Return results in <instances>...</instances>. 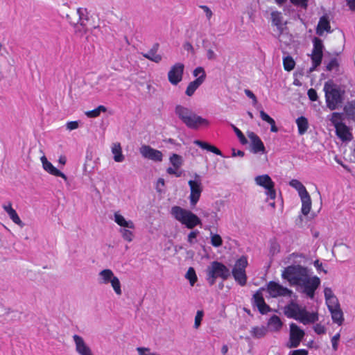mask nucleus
Segmentation results:
<instances>
[{"mask_svg": "<svg viewBox=\"0 0 355 355\" xmlns=\"http://www.w3.org/2000/svg\"><path fill=\"white\" fill-rule=\"evenodd\" d=\"M282 279L291 286H299L302 293L310 299H313L315 291L320 286V279L311 276L310 270L300 264H292L285 267L282 272Z\"/></svg>", "mask_w": 355, "mask_h": 355, "instance_id": "obj_1", "label": "nucleus"}, {"mask_svg": "<svg viewBox=\"0 0 355 355\" xmlns=\"http://www.w3.org/2000/svg\"><path fill=\"white\" fill-rule=\"evenodd\" d=\"M175 113L178 119L190 129L197 130L200 126H208L209 124L206 119L196 114L191 108L181 105L175 106Z\"/></svg>", "mask_w": 355, "mask_h": 355, "instance_id": "obj_2", "label": "nucleus"}, {"mask_svg": "<svg viewBox=\"0 0 355 355\" xmlns=\"http://www.w3.org/2000/svg\"><path fill=\"white\" fill-rule=\"evenodd\" d=\"M284 313L288 318H293L303 324L314 323L318 320L316 313H309L304 307H301L293 299L284 306Z\"/></svg>", "mask_w": 355, "mask_h": 355, "instance_id": "obj_3", "label": "nucleus"}, {"mask_svg": "<svg viewBox=\"0 0 355 355\" xmlns=\"http://www.w3.org/2000/svg\"><path fill=\"white\" fill-rule=\"evenodd\" d=\"M324 92L327 107L331 110L340 107L344 101L345 91L340 86L329 80L324 83Z\"/></svg>", "mask_w": 355, "mask_h": 355, "instance_id": "obj_4", "label": "nucleus"}, {"mask_svg": "<svg viewBox=\"0 0 355 355\" xmlns=\"http://www.w3.org/2000/svg\"><path fill=\"white\" fill-rule=\"evenodd\" d=\"M171 214L188 229H193L196 225H201L200 219L196 214L179 206L172 207Z\"/></svg>", "mask_w": 355, "mask_h": 355, "instance_id": "obj_5", "label": "nucleus"}, {"mask_svg": "<svg viewBox=\"0 0 355 355\" xmlns=\"http://www.w3.org/2000/svg\"><path fill=\"white\" fill-rule=\"evenodd\" d=\"M231 275L230 269L223 263L214 261L207 268V281L210 286L216 283L217 278L227 279Z\"/></svg>", "mask_w": 355, "mask_h": 355, "instance_id": "obj_6", "label": "nucleus"}, {"mask_svg": "<svg viewBox=\"0 0 355 355\" xmlns=\"http://www.w3.org/2000/svg\"><path fill=\"white\" fill-rule=\"evenodd\" d=\"M248 259L245 256H241L237 259L231 272L234 280L241 286H244L247 283V275L245 268L248 266Z\"/></svg>", "mask_w": 355, "mask_h": 355, "instance_id": "obj_7", "label": "nucleus"}, {"mask_svg": "<svg viewBox=\"0 0 355 355\" xmlns=\"http://www.w3.org/2000/svg\"><path fill=\"white\" fill-rule=\"evenodd\" d=\"M268 291L271 297H277L279 296H287L295 300L297 297V295L295 294L292 290L288 289L286 287L283 286L273 281H270L268 284Z\"/></svg>", "mask_w": 355, "mask_h": 355, "instance_id": "obj_8", "label": "nucleus"}, {"mask_svg": "<svg viewBox=\"0 0 355 355\" xmlns=\"http://www.w3.org/2000/svg\"><path fill=\"white\" fill-rule=\"evenodd\" d=\"M305 335L304 331L301 329L295 323L290 324L289 340L286 346L288 348L297 347Z\"/></svg>", "mask_w": 355, "mask_h": 355, "instance_id": "obj_9", "label": "nucleus"}, {"mask_svg": "<svg viewBox=\"0 0 355 355\" xmlns=\"http://www.w3.org/2000/svg\"><path fill=\"white\" fill-rule=\"evenodd\" d=\"M194 178L195 179L193 180H191L188 182L191 191L189 198L191 205H196L202 191L200 176L198 174L195 173Z\"/></svg>", "mask_w": 355, "mask_h": 355, "instance_id": "obj_10", "label": "nucleus"}, {"mask_svg": "<svg viewBox=\"0 0 355 355\" xmlns=\"http://www.w3.org/2000/svg\"><path fill=\"white\" fill-rule=\"evenodd\" d=\"M254 180L257 185L263 187L266 190V193L268 197L272 200L275 198V183L268 175H258L255 178Z\"/></svg>", "mask_w": 355, "mask_h": 355, "instance_id": "obj_11", "label": "nucleus"}, {"mask_svg": "<svg viewBox=\"0 0 355 355\" xmlns=\"http://www.w3.org/2000/svg\"><path fill=\"white\" fill-rule=\"evenodd\" d=\"M184 65L178 62L173 65L168 73V81L173 85H177L182 80Z\"/></svg>", "mask_w": 355, "mask_h": 355, "instance_id": "obj_12", "label": "nucleus"}, {"mask_svg": "<svg viewBox=\"0 0 355 355\" xmlns=\"http://www.w3.org/2000/svg\"><path fill=\"white\" fill-rule=\"evenodd\" d=\"M139 152L143 157L156 162H160L163 159L162 153L148 145H143L139 148Z\"/></svg>", "mask_w": 355, "mask_h": 355, "instance_id": "obj_13", "label": "nucleus"}, {"mask_svg": "<svg viewBox=\"0 0 355 355\" xmlns=\"http://www.w3.org/2000/svg\"><path fill=\"white\" fill-rule=\"evenodd\" d=\"M84 11L87 12V9L78 8L77 10L79 21L74 24L75 33L79 37H83L87 32L88 18L85 15Z\"/></svg>", "mask_w": 355, "mask_h": 355, "instance_id": "obj_14", "label": "nucleus"}, {"mask_svg": "<svg viewBox=\"0 0 355 355\" xmlns=\"http://www.w3.org/2000/svg\"><path fill=\"white\" fill-rule=\"evenodd\" d=\"M252 304L257 306L261 314H266L270 311V306L265 302L263 295L260 291H257L252 297Z\"/></svg>", "mask_w": 355, "mask_h": 355, "instance_id": "obj_15", "label": "nucleus"}, {"mask_svg": "<svg viewBox=\"0 0 355 355\" xmlns=\"http://www.w3.org/2000/svg\"><path fill=\"white\" fill-rule=\"evenodd\" d=\"M248 137L251 141V151L254 153H266V148L261 139L254 132H248Z\"/></svg>", "mask_w": 355, "mask_h": 355, "instance_id": "obj_16", "label": "nucleus"}, {"mask_svg": "<svg viewBox=\"0 0 355 355\" xmlns=\"http://www.w3.org/2000/svg\"><path fill=\"white\" fill-rule=\"evenodd\" d=\"M40 159L42 164V167L46 172L52 175L61 177L64 180V181H67L68 178L67 175L57 168H55L50 162H49L44 155L42 156Z\"/></svg>", "mask_w": 355, "mask_h": 355, "instance_id": "obj_17", "label": "nucleus"}, {"mask_svg": "<svg viewBox=\"0 0 355 355\" xmlns=\"http://www.w3.org/2000/svg\"><path fill=\"white\" fill-rule=\"evenodd\" d=\"M336 135L343 141H349L352 139V134L349 128L343 123L340 122L335 124Z\"/></svg>", "mask_w": 355, "mask_h": 355, "instance_id": "obj_18", "label": "nucleus"}, {"mask_svg": "<svg viewBox=\"0 0 355 355\" xmlns=\"http://www.w3.org/2000/svg\"><path fill=\"white\" fill-rule=\"evenodd\" d=\"M328 309L331 314V318L334 323L341 325L344 321L343 313L340 308L339 304L334 305L328 304Z\"/></svg>", "mask_w": 355, "mask_h": 355, "instance_id": "obj_19", "label": "nucleus"}, {"mask_svg": "<svg viewBox=\"0 0 355 355\" xmlns=\"http://www.w3.org/2000/svg\"><path fill=\"white\" fill-rule=\"evenodd\" d=\"M76 350L80 355H89V347L86 345L84 340L78 335H73Z\"/></svg>", "mask_w": 355, "mask_h": 355, "instance_id": "obj_20", "label": "nucleus"}, {"mask_svg": "<svg viewBox=\"0 0 355 355\" xmlns=\"http://www.w3.org/2000/svg\"><path fill=\"white\" fill-rule=\"evenodd\" d=\"M193 144L203 150L211 152L217 155H223L222 152L218 148L207 142L197 139L193 141Z\"/></svg>", "mask_w": 355, "mask_h": 355, "instance_id": "obj_21", "label": "nucleus"}, {"mask_svg": "<svg viewBox=\"0 0 355 355\" xmlns=\"http://www.w3.org/2000/svg\"><path fill=\"white\" fill-rule=\"evenodd\" d=\"M330 24L326 16H322L320 18L319 22L316 28V33L318 35H322L324 31L330 32Z\"/></svg>", "mask_w": 355, "mask_h": 355, "instance_id": "obj_22", "label": "nucleus"}, {"mask_svg": "<svg viewBox=\"0 0 355 355\" xmlns=\"http://www.w3.org/2000/svg\"><path fill=\"white\" fill-rule=\"evenodd\" d=\"M271 16V21L272 24L277 27V28L279 31V33H282L283 31V17L281 12L279 11H272L270 14Z\"/></svg>", "mask_w": 355, "mask_h": 355, "instance_id": "obj_23", "label": "nucleus"}, {"mask_svg": "<svg viewBox=\"0 0 355 355\" xmlns=\"http://www.w3.org/2000/svg\"><path fill=\"white\" fill-rule=\"evenodd\" d=\"M302 201V213L306 216L311 208V199L309 193L307 192L300 196Z\"/></svg>", "mask_w": 355, "mask_h": 355, "instance_id": "obj_24", "label": "nucleus"}, {"mask_svg": "<svg viewBox=\"0 0 355 355\" xmlns=\"http://www.w3.org/2000/svg\"><path fill=\"white\" fill-rule=\"evenodd\" d=\"M112 153L114 155V160L116 162H122L125 157L122 154L120 143H114L112 146Z\"/></svg>", "mask_w": 355, "mask_h": 355, "instance_id": "obj_25", "label": "nucleus"}, {"mask_svg": "<svg viewBox=\"0 0 355 355\" xmlns=\"http://www.w3.org/2000/svg\"><path fill=\"white\" fill-rule=\"evenodd\" d=\"M343 110L348 119L355 121V100L347 102Z\"/></svg>", "mask_w": 355, "mask_h": 355, "instance_id": "obj_26", "label": "nucleus"}, {"mask_svg": "<svg viewBox=\"0 0 355 355\" xmlns=\"http://www.w3.org/2000/svg\"><path fill=\"white\" fill-rule=\"evenodd\" d=\"M202 82V78H196L193 81L189 83L188 85L187 89L185 91V94L188 96H191L193 95L196 90L203 83Z\"/></svg>", "mask_w": 355, "mask_h": 355, "instance_id": "obj_27", "label": "nucleus"}, {"mask_svg": "<svg viewBox=\"0 0 355 355\" xmlns=\"http://www.w3.org/2000/svg\"><path fill=\"white\" fill-rule=\"evenodd\" d=\"M296 123L298 128V133L300 135H303L306 133L309 128L308 120L304 116H300L296 119Z\"/></svg>", "mask_w": 355, "mask_h": 355, "instance_id": "obj_28", "label": "nucleus"}, {"mask_svg": "<svg viewBox=\"0 0 355 355\" xmlns=\"http://www.w3.org/2000/svg\"><path fill=\"white\" fill-rule=\"evenodd\" d=\"M114 221L121 227L134 229V223L131 220L127 221L123 216L118 213L114 214Z\"/></svg>", "mask_w": 355, "mask_h": 355, "instance_id": "obj_29", "label": "nucleus"}, {"mask_svg": "<svg viewBox=\"0 0 355 355\" xmlns=\"http://www.w3.org/2000/svg\"><path fill=\"white\" fill-rule=\"evenodd\" d=\"M324 295L326 300V302L328 304H338V299L334 295L332 290L330 288H325L324 289Z\"/></svg>", "mask_w": 355, "mask_h": 355, "instance_id": "obj_30", "label": "nucleus"}, {"mask_svg": "<svg viewBox=\"0 0 355 355\" xmlns=\"http://www.w3.org/2000/svg\"><path fill=\"white\" fill-rule=\"evenodd\" d=\"M289 184L297 191L300 197L308 192L306 187L297 180H292Z\"/></svg>", "mask_w": 355, "mask_h": 355, "instance_id": "obj_31", "label": "nucleus"}, {"mask_svg": "<svg viewBox=\"0 0 355 355\" xmlns=\"http://www.w3.org/2000/svg\"><path fill=\"white\" fill-rule=\"evenodd\" d=\"M141 54L145 58L155 63L160 62L162 58L161 55L157 54L156 52H154L152 50H149L147 53H142Z\"/></svg>", "mask_w": 355, "mask_h": 355, "instance_id": "obj_32", "label": "nucleus"}, {"mask_svg": "<svg viewBox=\"0 0 355 355\" xmlns=\"http://www.w3.org/2000/svg\"><path fill=\"white\" fill-rule=\"evenodd\" d=\"M169 160L170 163L175 168H179L183 164L182 157L175 153L172 154L169 158Z\"/></svg>", "mask_w": 355, "mask_h": 355, "instance_id": "obj_33", "label": "nucleus"}, {"mask_svg": "<svg viewBox=\"0 0 355 355\" xmlns=\"http://www.w3.org/2000/svg\"><path fill=\"white\" fill-rule=\"evenodd\" d=\"M284 68L287 71H292L295 66V62L291 55H287L283 59Z\"/></svg>", "mask_w": 355, "mask_h": 355, "instance_id": "obj_34", "label": "nucleus"}, {"mask_svg": "<svg viewBox=\"0 0 355 355\" xmlns=\"http://www.w3.org/2000/svg\"><path fill=\"white\" fill-rule=\"evenodd\" d=\"M8 216L12 222L18 225L19 227H23L24 226V223L21 220L17 211L14 209H9Z\"/></svg>", "mask_w": 355, "mask_h": 355, "instance_id": "obj_35", "label": "nucleus"}, {"mask_svg": "<svg viewBox=\"0 0 355 355\" xmlns=\"http://www.w3.org/2000/svg\"><path fill=\"white\" fill-rule=\"evenodd\" d=\"M100 275L103 279L104 284L110 283V282L114 278V275L113 272L110 269L103 270L100 272Z\"/></svg>", "mask_w": 355, "mask_h": 355, "instance_id": "obj_36", "label": "nucleus"}, {"mask_svg": "<svg viewBox=\"0 0 355 355\" xmlns=\"http://www.w3.org/2000/svg\"><path fill=\"white\" fill-rule=\"evenodd\" d=\"M268 325L272 327L275 330H279L282 326V322L279 317L276 315H273L269 319Z\"/></svg>", "mask_w": 355, "mask_h": 355, "instance_id": "obj_37", "label": "nucleus"}, {"mask_svg": "<svg viewBox=\"0 0 355 355\" xmlns=\"http://www.w3.org/2000/svg\"><path fill=\"white\" fill-rule=\"evenodd\" d=\"M266 332L267 329L264 327H253L251 331L252 336L256 338H261L263 337L266 335Z\"/></svg>", "mask_w": 355, "mask_h": 355, "instance_id": "obj_38", "label": "nucleus"}, {"mask_svg": "<svg viewBox=\"0 0 355 355\" xmlns=\"http://www.w3.org/2000/svg\"><path fill=\"white\" fill-rule=\"evenodd\" d=\"M313 48L312 51L323 53L324 45L322 40L318 37H314L313 40Z\"/></svg>", "mask_w": 355, "mask_h": 355, "instance_id": "obj_39", "label": "nucleus"}, {"mask_svg": "<svg viewBox=\"0 0 355 355\" xmlns=\"http://www.w3.org/2000/svg\"><path fill=\"white\" fill-rule=\"evenodd\" d=\"M185 277L189 281V283L191 286L194 285V284L197 282L198 278L193 268L190 267L188 269L185 275Z\"/></svg>", "mask_w": 355, "mask_h": 355, "instance_id": "obj_40", "label": "nucleus"}, {"mask_svg": "<svg viewBox=\"0 0 355 355\" xmlns=\"http://www.w3.org/2000/svg\"><path fill=\"white\" fill-rule=\"evenodd\" d=\"M211 243L214 247H220L223 245L221 236L219 234L211 233Z\"/></svg>", "mask_w": 355, "mask_h": 355, "instance_id": "obj_41", "label": "nucleus"}, {"mask_svg": "<svg viewBox=\"0 0 355 355\" xmlns=\"http://www.w3.org/2000/svg\"><path fill=\"white\" fill-rule=\"evenodd\" d=\"M323 53L313 52L311 55V58L312 60V63H315V67H318L320 65L322 60Z\"/></svg>", "mask_w": 355, "mask_h": 355, "instance_id": "obj_42", "label": "nucleus"}, {"mask_svg": "<svg viewBox=\"0 0 355 355\" xmlns=\"http://www.w3.org/2000/svg\"><path fill=\"white\" fill-rule=\"evenodd\" d=\"M110 282L111 283L112 286L114 291H115V293L117 295H121V283H120V281L118 279V277L114 276V278H112V279Z\"/></svg>", "mask_w": 355, "mask_h": 355, "instance_id": "obj_43", "label": "nucleus"}, {"mask_svg": "<svg viewBox=\"0 0 355 355\" xmlns=\"http://www.w3.org/2000/svg\"><path fill=\"white\" fill-rule=\"evenodd\" d=\"M193 76L197 77V78H202V82H205L206 79V73L204 68L202 67H196L193 71Z\"/></svg>", "mask_w": 355, "mask_h": 355, "instance_id": "obj_44", "label": "nucleus"}, {"mask_svg": "<svg viewBox=\"0 0 355 355\" xmlns=\"http://www.w3.org/2000/svg\"><path fill=\"white\" fill-rule=\"evenodd\" d=\"M107 108L104 105H99L98 107L90 110V118L97 117L101 112H105Z\"/></svg>", "mask_w": 355, "mask_h": 355, "instance_id": "obj_45", "label": "nucleus"}, {"mask_svg": "<svg viewBox=\"0 0 355 355\" xmlns=\"http://www.w3.org/2000/svg\"><path fill=\"white\" fill-rule=\"evenodd\" d=\"M204 316V311L202 310H198L196 313V317H195V322H194V326L193 327L195 329H198L200 326L201 322L202 320V318Z\"/></svg>", "mask_w": 355, "mask_h": 355, "instance_id": "obj_46", "label": "nucleus"}, {"mask_svg": "<svg viewBox=\"0 0 355 355\" xmlns=\"http://www.w3.org/2000/svg\"><path fill=\"white\" fill-rule=\"evenodd\" d=\"M233 129L236 136L238 137L241 144L245 145L248 143V140L243 134V132L236 126H233Z\"/></svg>", "mask_w": 355, "mask_h": 355, "instance_id": "obj_47", "label": "nucleus"}, {"mask_svg": "<svg viewBox=\"0 0 355 355\" xmlns=\"http://www.w3.org/2000/svg\"><path fill=\"white\" fill-rule=\"evenodd\" d=\"M291 3L297 7H300L303 9H306L308 7L309 0H290Z\"/></svg>", "mask_w": 355, "mask_h": 355, "instance_id": "obj_48", "label": "nucleus"}, {"mask_svg": "<svg viewBox=\"0 0 355 355\" xmlns=\"http://www.w3.org/2000/svg\"><path fill=\"white\" fill-rule=\"evenodd\" d=\"M338 67L339 64L338 60L336 58H334L331 59L330 62L327 64V65L326 66V69L327 71H331L335 68L338 69Z\"/></svg>", "mask_w": 355, "mask_h": 355, "instance_id": "obj_49", "label": "nucleus"}, {"mask_svg": "<svg viewBox=\"0 0 355 355\" xmlns=\"http://www.w3.org/2000/svg\"><path fill=\"white\" fill-rule=\"evenodd\" d=\"M121 232L122 234L123 238L125 241H127L128 242H130L132 241L133 234L130 230L123 229L121 230Z\"/></svg>", "mask_w": 355, "mask_h": 355, "instance_id": "obj_50", "label": "nucleus"}, {"mask_svg": "<svg viewBox=\"0 0 355 355\" xmlns=\"http://www.w3.org/2000/svg\"><path fill=\"white\" fill-rule=\"evenodd\" d=\"M340 333H338L336 335H334L331 338L332 348L334 351H337V349H338V340L340 339Z\"/></svg>", "mask_w": 355, "mask_h": 355, "instance_id": "obj_51", "label": "nucleus"}, {"mask_svg": "<svg viewBox=\"0 0 355 355\" xmlns=\"http://www.w3.org/2000/svg\"><path fill=\"white\" fill-rule=\"evenodd\" d=\"M307 95L309 96V98L311 101H315L318 100V94H317V92L315 89H313V88H311L308 90L307 92Z\"/></svg>", "mask_w": 355, "mask_h": 355, "instance_id": "obj_52", "label": "nucleus"}, {"mask_svg": "<svg viewBox=\"0 0 355 355\" xmlns=\"http://www.w3.org/2000/svg\"><path fill=\"white\" fill-rule=\"evenodd\" d=\"M313 329L314 331L318 335L324 334L326 333V328L321 324H316Z\"/></svg>", "mask_w": 355, "mask_h": 355, "instance_id": "obj_53", "label": "nucleus"}, {"mask_svg": "<svg viewBox=\"0 0 355 355\" xmlns=\"http://www.w3.org/2000/svg\"><path fill=\"white\" fill-rule=\"evenodd\" d=\"M199 234V231L198 230H195V231H192L191 232L189 235H188V239H187V241L188 242L190 243V244H193L195 243V241H193L194 239H196L197 237V236Z\"/></svg>", "mask_w": 355, "mask_h": 355, "instance_id": "obj_54", "label": "nucleus"}, {"mask_svg": "<svg viewBox=\"0 0 355 355\" xmlns=\"http://www.w3.org/2000/svg\"><path fill=\"white\" fill-rule=\"evenodd\" d=\"M260 117L261 119L268 123H271V121H273V119L271 118L267 113H266L263 110L260 111Z\"/></svg>", "mask_w": 355, "mask_h": 355, "instance_id": "obj_55", "label": "nucleus"}, {"mask_svg": "<svg viewBox=\"0 0 355 355\" xmlns=\"http://www.w3.org/2000/svg\"><path fill=\"white\" fill-rule=\"evenodd\" d=\"M200 8L204 10V12L206 14V17H207V19L209 20L213 15V12L210 10V8L208 6H204V5L200 6Z\"/></svg>", "mask_w": 355, "mask_h": 355, "instance_id": "obj_56", "label": "nucleus"}, {"mask_svg": "<svg viewBox=\"0 0 355 355\" xmlns=\"http://www.w3.org/2000/svg\"><path fill=\"white\" fill-rule=\"evenodd\" d=\"M139 355H150V349L147 347H139L137 348Z\"/></svg>", "mask_w": 355, "mask_h": 355, "instance_id": "obj_57", "label": "nucleus"}, {"mask_svg": "<svg viewBox=\"0 0 355 355\" xmlns=\"http://www.w3.org/2000/svg\"><path fill=\"white\" fill-rule=\"evenodd\" d=\"M244 92L248 98L252 100L254 104L257 103V97L252 91L246 89H245Z\"/></svg>", "mask_w": 355, "mask_h": 355, "instance_id": "obj_58", "label": "nucleus"}, {"mask_svg": "<svg viewBox=\"0 0 355 355\" xmlns=\"http://www.w3.org/2000/svg\"><path fill=\"white\" fill-rule=\"evenodd\" d=\"M289 355H308V351L306 349H295L291 351Z\"/></svg>", "mask_w": 355, "mask_h": 355, "instance_id": "obj_59", "label": "nucleus"}, {"mask_svg": "<svg viewBox=\"0 0 355 355\" xmlns=\"http://www.w3.org/2000/svg\"><path fill=\"white\" fill-rule=\"evenodd\" d=\"M78 128V121H69L67 123V128L69 130H73Z\"/></svg>", "mask_w": 355, "mask_h": 355, "instance_id": "obj_60", "label": "nucleus"}, {"mask_svg": "<svg viewBox=\"0 0 355 355\" xmlns=\"http://www.w3.org/2000/svg\"><path fill=\"white\" fill-rule=\"evenodd\" d=\"M207 58L209 60H214L216 58V55L211 49H208L207 51Z\"/></svg>", "mask_w": 355, "mask_h": 355, "instance_id": "obj_61", "label": "nucleus"}, {"mask_svg": "<svg viewBox=\"0 0 355 355\" xmlns=\"http://www.w3.org/2000/svg\"><path fill=\"white\" fill-rule=\"evenodd\" d=\"M183 47L184 50L187 51H191L192 53H194V49L190 42L184 43Z\"/></svg>", "mask_w": 355, "mask_h": 355, "instance_id": "obj_62", "label": "nucleus"}, {"mask_svg": "<svg viewBox=\"0 0 355 355\" xmlns=\"http://www.w3.org/2000/svg\"><path fill=\"white\" fill-rule=\"evenodd\" d=\"M341 119V114L339 112H333L332 113V122L335 124L336 120H340Z\"/></svg>", "mask_w": 355, "mask_h": 355, "instance_id": "obj_63", "label": "nucleus"}, {"mask_svg": "<svg viewBox=\"0 0 355 355\" xmlns=\"http://www.w3.org/2000/svg\"><path fill=\"white\" fill-rule=\"evenodd\" d=\"M347 5L349 6L350 10H355V0H346Z\"/></svg>", "mask_w": 355, "mask_h": 355, "instance_id": "obj_64", "label": "nucleus"}]
</instances>
